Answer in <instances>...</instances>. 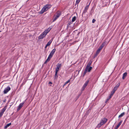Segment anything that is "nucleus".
I'll return each mask as SVG.
<instances>
[{"label": "nucleus", "instance_id": "nucleus-36", "mask_svg": "<svg viewBox=\"0 0 129 129\" xmlns=\"http://www.w3.org/2000/svg\"><path fill=\"white\" fill-rule=\"evenodd\" d=\"M112 95H111L110 94V95L109 96V98H108L109 99H110V98H111V97H112Z\"/></svg>", "mask_w": 129, "mask_h": 129}, {"label": "nucleus", "instance_id": "nucleus-33", "mask_svg": "<svg viewBox=\"0 0 129 129\" xmlns=\"http://www.w3.org/2000/svg\"><path fill=\"white\" fill-rule=\"evenodd\" d=\"M70 82V80H68L65 83V84H66L68 83H69Z\"/></svg>", "mask_w": 129, "mask_h": 129}, {"label": "nucleus", "instance_id": "nucleus-34", "mask_svg": "<svg viewBox=\"0 0 129 129\" xmlns=\"http://www.w3.org/2000/svg\"><path fill=\"white\" fill-rule=\"evenodd\" d=\"M87 10L84 9V11L83 12V13H85L87 12Z\"/></svg>", "mask_w": 129, "mask_h": 129}, {"label": "nucleus", "instance_id": "nucleus-17", "mask_svg": "<svg viewBox=\"0 0 129 129\" xmlns=\"http://www.w3.org/2000/svg\"><path fill=\"white\" fill-rule=\"evenodd\" d=\"M92 62V61L91 60H90L87 64L86 67H90V66Z\"/></svg>", "mask_w": 129, "mask_h": 129}, {"label": "nucleus", "instance_id": "nucleus-19", "mask_svg": "<svg viewBox=\"0 0 129 129\" xmlns=\"http://www.w3.org/2000/svg\"><path fill=\"white\" fill-rule=\"evenodd\" d=\"M100 51L98 49V50H97L96 53L94 55V57H95L97 55L99 54V53H100Z\"/></svg>", "mask_w": 129, "mask_h": 129}, {"label": "nucleus", "instance_id": "nucleus-14", "mask_svg": "<svg viewBox=\"0 0 129 129\" xmlns=\"http://www.w3.org/2000/svg\"><path fill=\"white\" fill-rule=\"evenodd\" d=\"M51 28H48V29H46V30H45L44 32L45 33V34H46V35L47 34V33H48L50 30H51Z\"/></svg>", "mask_w": 129, "mask_h": 129}, {"label": "nucleus", "instance_id": "nucleus-23", "mask_svg": "<svg viewBox=\"0 0 129 129\" xmlns=\"http://www.w3.org/2000/svg\"><path fill=\"white\" fill-rule=\"evenodd\" d=\"M56 49H54L52 50V51L51 52L53 54H54L56 51Z\"/></svg>", "mask_w": 129, "mask_h": 129}, {"label": "nucleus", "instance_id": "nucleus-37", "mask_svg": "<svg viewBox=\"0 0 129 129\" xmlns=\"http://www.w3.org/2000/svg\"><path fill=\"white\" fill-rule=\"evenodd\" d=\"M109 99H108V98H107V99L106 100V101H105V102H107V101H108V100H109Z\"/></svg>", "mask_w": 129, "mask_h": 129}, {"label": "nucleus", "instance_id": "nucleus-15", "mask_svg": "<svg viewBox=\"0 0 129 129\" xmlns=\"http://www.w3.org/2000/svg\"><path fill=\"white\" fill-rule=\"evenodd\" d=\"M106 43V42L105 41L102 44L101 46V47H102V48L104 47V46L105 45Z\"/></svg>", "mask_w": 129, "mask_h": 129}, {"label": "nucleus", "instance_id": "nucleus-41", "mask_svg": "<svg viewBox=\"0 0 129 129\" xmlns=\"http://www.w3.org/2000/svg\"><path fill=\"white\" fill-rule=\"evenodd\" d=\"M1 31H0V32H1Z\"/></svg>", "mask_w": 129, "mask_h": 129}, {"label": "nucleus", "instance_id": "nucleus-9", "mask_svg": "<svg viewBox=\"0 0 129 129\" xmlns=\"http://www.w3.org/2000/svg\"><path fill=\"white\" fill-rule=\"evenodd\" d=\"M89 82V80H87L85 82V83L84 84L83 86L82 87V90H83L86 87V86L87 85Z\"/></svg>", "mask_w": 129, "mask_h": 129}, {"label": "nucleus", "instance_id": "nucleus-30", "mask_svg": "<svg viewBox=\"0 0 129 129\" xmlns=\"http://www.w3.org/2000/svg\"><path fill=\"white\" fill-rule=\"evenodd\" d=\"M117 89V88H115V87H114L112 90L113 91H114L115 92L116 90Z\"/></svg>", "mask_w": 129, "mask_h": 129}, {"label": "nucleus", "instance_id": "nucleus-21", "mask_svg": "<svg viewBox=\"0 0 129 129\" xmlns=\"http://www.w3.org/2000/svg\"><path fill=\"white\" fill-rule=\"evenodd\" d=\"M6 106L1 111L4 113L6 109Z\"/></svg>", "mask_w": 129, "mask_h": 129}, {"label": "nucleus", "instance_id": "nucleus-27", "mask_svg": "<svg viewBox=\"0 0 129 129\" xmlns=\"http://www.w3.org/2000/svg\"><path fill=\"white\" fill-rule=\"evenodd\" d=\"M4 113L3 112H2V111H1L0 113V117H1L3 115V114H4Z\"/></svg>", "mask_w": 129, "mask_h": 129}, {"label": "nucleus", "instance_id": "nucleus-40", "mask_svg": "<svg viewBox=\"0 0 129 129\" xmlns=\"http://www.w3.org/2000/svg\"><path fill=\"white\" fill-rule=\"evenodd\" d=\"M66 84H65V83L64 84V85H63V86H64L65 85H66Z\"/></svg>", "mask_w": 129, "mask_h": 129}, {"label": "nucleus", "instance_id": "nucleus-20", "mask_svg": "<svg viewBox=\"0 0 129 129\" xmlns=\"http://www.w3.org/2000/svg\"><path fill=\"white\" fill-rule=\"evenodd\" d=\"M11 124V123H10L9 124H7L5 126L4 128L5 129H6L8 127H9Z\"/></svg>", "mask_w": 129, "mask_h": 129}, {"label": "nucleus", "instance_id": "nucleus-18", "mask_svg": "<svg viewBox=\"0 0 129 129\" xmlns=\"http://www.w3.org/2000/svg\"><path fill=\"white\" fill-rule=\"evenodd\" d=\"M125 114V113L123 112L120 115L118 116L119 118H120L122 117Z\"/></svg>", "mask_w": 129, "mask_h": 129}, {"label": "nucleus", "instance_id": "nucleus-6", "mask_svg": "<svg viewBox=\"0 0 129 129\" xmlns=\"http://www.w3.org/2000/svg\"><path fill=\"white\" fill-rule=\"evenodd\" d=\"M11 89V88L9 86L6 87L3 91V92L4 94L7 93Z\"/></svg>", "mask_w": 129, "mask_h": 129}, {"label": "nucleus", "instance_id": "nucleus-29", "mask_svg": "<svg viewBox=\"0 0 129 129\" xmlns=\"http://www.w3.org/2000/svg\"><path fill=\"white\" fill-rule=\"evenodd\" d=\"M115 92L114 91H113V90H112V91H111V93H110V94L113 95V94L115 93Z\"/></svg>", "mask_w": 129, "mask_h": 129}, {"label": "nucleus", "instance_id": "nucleus-35", "mask_svg": "<svg viewBox=\"0 0 129 129\" xmlns=\"http://www.w3.org/2000/svg\"><path fill=\"white\" fill-rule=\"evenodd\" d=\"M95 21V20L94 19H93L92 20V23H94Z\"/></svg>", "mask_w": 129, "mask_h": 129}, {"label": "nucleus", "instance_id": "nucleus-28", "mask_svg": "<svg viewBox=\"0 0 129 129\" xmlns=\"http://www.w3.org/2000/svg\"><path fill=\"white\" fill-rule=\"evenodd\" d=\"M87 72V71H86V70L85 69V71L83 73V76H84L85 75L86 73Z\"/></svg>", "mask_w": 129, "mask_h": 129}, {"label": "nucleus", "instance_id": "nucleus-3", "mask_svg": "<svg viewBox=\"0 0 129 129\" xmlns=\"http://www.w3.org/2000/svg\"><path fill=\"white\" fill-rule=\"evenodd\" d=\"M56 13V15H55L53 17V22L56 20L61 15V12L58 11Z\"/></svg>", "mask_w": 129, "mask_h": 129}, {"label": "nucleus", "instance_id": "nucleus-38", "mask_svg": "<svg viewBox=\"0 0 129 129\" xmlns=\"http://www.w3.org/2000/svg\"><path fill=\"white\" fill-rule=\"evenodd\" d=\"M49 84H52V83L51 82H49Z\"/></svg>", "mask_w": 129, "mask_h": 129}, {"label": "nucleus", "instance_id": "nucleus-26", "mask_svg": "<svg viewBox=\"0 0 129 129\" xmlns=\"http://www.w3.org/2000/svg\"><path fill=\"white\" fill-rule=\"evenodd\" d=\"M120 85L119 83L117 84L114 87H115L116 88H117Z\"/></svg>", "mask_w": 129, "mask_h": 129}, {"label": "nucleus", "instance_id": "nucleus-12", "mask_svg": "<svg viewBox=\"0 0 129 129\" xmlns=\"http://www.w3.org/2000/svg\"><path fill=\"white\" fill-rule=\"evenodd\" d=\"M52 41V40H50L48 42V43L46 45L45 47V49H46L48 46H49L50 45L51 43V42Z\"/></svg>", "mask_w": 129, "mask_h": 129}, {"label": "nucleus", "instance_id": "nucleus-32", "mask_svg": "<svg viewBox=\"0 0 129 129\" xmlns=\"http://www.w3.org/2000/svg\"><path fill=\"white\" fill-rule=\"evenodd\" d=\"M103 48L100 46L99 48L98 49V50H100V51Z\"/></svg>", "mask_w": 129, "mask_h": 129}, {"label": "nucleus", "instance_id": "nucleus-24", "mask_svg": "<svg viewBox=\"0 0 129 129\" xmlns=\"http://www.w3.org/2000/svg\"><path fill=\"white\" fill-rule=\"evenodd\" d=\"M58 72H57L56 73V72L55 71V79H56L57 78L58 76L57 75V73Z\"/></svg>", "mask_w": 129, "mask_h": 129}, {"label": "nucleus", "instance_id": "nucleus-25", "mask_svg": "<svg viewBox=\"0 0 129 129\" xmlns=\"http://www.w3.org/2000/svg\"><path fill=\"white\" fill-rule=\"evenodd\" d=\"M90 3H89V4H88V5L87 6L85 7V9H86V10H87L88 9V8H89V5L90 4Z\"/></svg>", "mask_w": 129, "mask_h": 129}, {"label": "nucleus", "instance_id": "nucleus-7", "mask_svg": "<svg viewBox=\"0 0 129 129\" xmlns=\"http://www.w3.org/2000/svg\"><path fill=\"white\" fill-rule=\"evenodd\" d=\"M56 66L57 67L55 70V71L56 72V73H57V72H58L59 69L60 68H61L62 66V64H59L58 63L57 64Z\"/></svg>", "mask_w": 129, "mask_h": 129}, {"label": "nucleus", "instance_id": "nucleus-1", "mask_svg": "<svg viewBox=\"0 0 129 129\" xmlns=\"http://www.w3.org/2000/svg\"><path fill=\"white\" fill-rule=\"evenodd\" d=\"M51 6V5L50 4H47L46 5L42 8L40 12V13L41 14L43 13L44 12L46 11L48 9L50 8Z\"/></svg>", "mask_w": 129, "mask_h": 129}, {"label": "nucleus", "instance_id": "nucleus-31", "mask_svg": "<svg viewBox=\"0 0 129 129\" xmlns=\"http://www.w3.org/2000/svg\"><path fill=\"white\" fill-rule=\"evenodd\" d=\"M80 0H77L76 3L77 4H78L80 2Z\"/></svg>", "mask_w": 129, "mask_h": 129}, {"label": "nucleus", "instance_id": "nucleus-4", "mask_svg": "<svg viewBox=\"0 0 129 129\" xmlns=\"http://www.w3.org/2000/svg\"><path fill=\"white\" fill-rule=\"evenodd\" d=\"M53 55V54L51 52L50 54H49L47 59L46 60V61L44 63V64H46L47 62H48L50 60V59L51 58H52V57Z\"/></svg>", "mask_w": 129, "mask_h": 129}, {"label": "nucleus", "instance_id": "nucleus-22", "mask_svg": "<svg viewBox=\"0 0 129 129\" xmlns=\"http://www.w3.org/2000/svg\"><path fill=\"white\" fill-rule=\"evenodd\" d=\"M76 16H74L72 18V21L73 22L74 21L76 20Z\"/></svg>", "mask_w": 129, "mask_h": 129}, {"label": "nucleus", "instance_id": "nucleus-39", "mask_svg": "<svg viewBox=\"0 0 129 129\" xmlns=\"http://www.w3.org/2000/svg\"><path fill=\"white\" fill-rule=\"evenodd\" d=\"M6 99H5V100H4V101H3V102H6Z\"/></svg>", "mask_w": 129, "mask_h": 129}, {"label": "nucleus", "instance_id": "nucleus-2", "mask_svg": "<svg viewBox=\"0 0 129 129\" xmlns=\"http://www.w3.org/2000/svg\"><path fill=\"white\" fill-rule=\"evenodd\" d=\"M107 119L106 118H103L101 119V121L97 126V127H100L102 125L105 123L107 121Z\"/></svg>", "mask_w": 129, "mask_h": 129}, {"label": "nucleus", "instance_id": "nucleus-5", "mask_svg": "<svg viewBox=\"0 0 129 129\" xmlns=\"http://www.w3.org/2000/svg\"><path fill=\"white\" fill-rule=\"evenodd\" d=\"M53 55V54L51 52L50 54H49L47 59L46 60V61L44 63V64H46L47 62H48L50 60V59L51 58H52V57Z\"/></svg>", "mask_w": 129, "mask_h": 129}, {"label": "nucleus", "instance_id": "nucleus-16", "mask_svg": "<svg viewBox=\"0 0 129 129\" xmlns=\"http://www.w3.org/2000/svg\"><path fill=\"white\" fill-rule=\"evenodd\" d=\"M127 73L126 72H125L124 73L123 75L122 76V78L123 79H124L125 78V77L127 76Z\"/></svg>", "mask_w": 129, "mask_h": 129}, {"label": "nucleus", "instance_id": "nucleus-8", "mask_svg": "<svg viewBox=\"0 0 129 129\" xmlns=\"http://www.w3.org/2000/svg\"><path fill=\"white\" fill-rule=\"evenodd\" d=\"M46 35V34L43 32L38 37L39 39H43Z\"/></svg>", "mask_w": 129, "mask_h": 129}, {"label": "nucleus", "instance_id": "nucleus-10", "mask_svg": "<svg viewBox=\"0 0 129 129\" xmlns=\"http://www.w3.org/2000/svg\"><path fill=\"white\" fill-rule=\"evenodd\" d=\"M24 103H22L20 104L19 106L18 107V108L17 109V111H18L22 107Z\"/></svg>", "mask_w": 129, "mask_h": 129}, {"label": "nucleus", "instance_id": "nucleus-13", "mask_svg": "<svg viewBox=\"0 0 129 129\" xmlns=\"http://www.w3.org/2000/svg\"><path fill=\"white\" fill-rule=\"evenodd\" d=\"M122 120H121L120 122L118 123V124L116 126V127H115V129H117L121 125V124L122 123Z\"/></svg>", "mask_w": 129, "mask_h": 129}, {"label": "nucleus", "instance_id": "nucleus-11", "mask_svg": "<svg viewBox=\"0 0 129 129\" xmlns=\"http://www.w3.org/2000/svg\"><path fill=\"white\" fill-rule=\"evenodd\" d=\"M92 68L91 67H86L85 69L86 70V71H87L88 72H89L91 70Z\"/></svg>", "mask_w": 129, "mask_h": 129}]
</instances>
